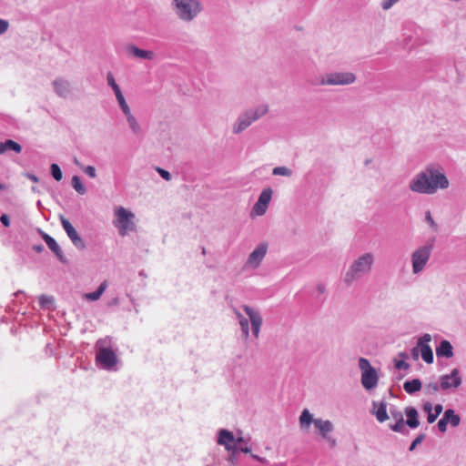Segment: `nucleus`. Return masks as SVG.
Instances as JSON below:
<instances>
[{"mask_svg":"<svg viewBox=\"0 0 466 466\" xmlns=\"http://www.w3.org/2000/svg\"><path fill=\"white\" fill-rule=\"evenodd\" d=\"M128 127L134 135H139L142 132L141 126L139 125L136 116L131 113L125 115Z\"/></svg>","mask_w":466,"mask_h":466,"instance_id":"393cba45","label":"nucleus"},{"mask_svg":"<svg viewBox=\"0 0 466 466\" xmlns=\"http://www.w3.org/2000/svg\"><path fill=\"white\" fill-rule=\"evenodd\" d=\"M6 188H7V186L5 184L0 183V190H4V189H6Z\"/></svg>","mask_w":466,"mask_h":466,"instance_id":"680f3d73","label":"nucleus"},{"mask_svg":"<svg viewBox=\"0 0 466 466\" xmlns=\"http://www.w3.org/2000/svg\"><path fill=\"white\" fill-rule=\"evenodd\" d=\"M50 173H51V176L54 177V179L56 181H60L63 178L62 170H61L60 167L56 163L51 164Z\"/></svg>","mask_w":466,"mask_h":466,"instance_id":"2f4dec72","label":"nucleus"},{"mask_svg":"<svg viewBox=\"0 0 466 466\" xmlns=\"http://www.w3.org/2000/svg\"><path fill=\"white\" fill-rule=\"evenodd\" d=\"M447 425H448V422L442 416V418L438 421V424H437L439 431L441 432H445L447 431Z\"/></svg>","mask_w":466,"mask_h":466,"instance_id":"a18cd8bd","label":"nucleus"},{"mask_svg":"<svg viewBox=\"0 0 466 466\" xmlns=\"http://www.w3.org/2000/svg\"><path fill=\"white\" fill-rule=\"evenodd\" d=\"M9 22L7 20L0 18V35L6 33L9 29Z\"/></svg>","mask_w":466,"mask_h":466,"instance_id":"79ce46f5","label":"nucleus"},{"mask_svg":"<svg viewBox=\"0 0 466 466\" xmlns=\"http://www.w3.org/2000/svg\"><path fill=\"white\" fill-rule=\"evenodd\" d=\"M72 187L80 195H84L86 192V188L81 182V179L78 176H74L72 177Z\"/></svg>","mask_w":466,"mask_h":466,"instance_id":"7c9ffc66","label":"nucleus"},{"mask_svg":"<svg viewBox=\"0 0 466 466\" xmlns=\"http://www.w3.org/2000/svg\"><path fill=\"white\" fill-rule=\"evenodd\" d=\"M425 220L434 231L438 230V225L435 223L430 211L425 213Z\"/></svg>","mask_w":466,"mask_h":466,"instance_id":"4c0bfd02","label":"nucleus"},{"mask_svg":"<svg viewBox=\"0 0 466 466\" xmlns=\"http://www.w3.org/2000/svg\"><path fill=\"white\" fill-rule=\"evenodd\" d=\"M117 104H118V106L120 107L121 111L123 112L124 116L131 113V109H130L128 104L127 103L126 99L117 102Z\"/></svg>","mask_w":466,"mask_h":466,"instance_id":"ea45409f","label":"nucleus"},{"mask_svg":"<svg viewBox=\"0 0 466 466\" xmlns=\"http://www.w3.org/2000/svg\"><path fill=\"white\" fill-rule=\"evenodd\" d=\"M241 308L247 314L248 318L240 313L239 310L236 308H233V313L239 324L242 338L245 340L248 339L251 329L253 336L258 339L263 323V319L260 312L248 305H242Z\"/></svg>","mask_w":466,"mask_h":466,"instance_id":"f03ea898","label":"nucleus"},{"mask_svg":"<svg viewBox=\"0 0 466 466\" xmlns=\"http://www.w3.org/2000/svg\"><path fill=\"white\" fill-rule=\"evenodd\" d=\"M33 249H34L35 252L40 253V252H42V251L45 249V248H44V246H43V245H34V246H33Z\"/></svg>","mask_w":466,"mask_h":466,"instance_id":"6e6d98bb","label":"nucleus"},{"mask_svg":"<svg viewBox=\"0 0 466 466\" xmlns=\"http://www.w3.org/2000/svg\"><path fill=\"white\" fill-rule=\"evenodd\" d=\"M238 452H244V453L250 452V448L248 445V441H245L244 438H243V441L238 442Z\"/></svg>","mask_w":466,"mask_h":466,"instance_id":"58836bf2","label":"nucleus"},{"mask_svg":"<svg viewBox=\"0 0 466 466\" xmlns=\"http://www.w3.org/2000/svg\"><path fill=\"white\" fill-rule=\"evenodd\" d=\"M74 163H75L77 167H79L81 168V166H82V165L78 162L77 158H75V159H74Z\"/></svg>","mask_w":466,"mask_h":466,"instance_id":"0e129e2a","label":"nucleus"},{"mask_svg":"<svg viewBox=\"0 0 466 466\" xmlns=\"http://www.w3.org/2000/svg\"><path fill=\"white\" fill-rule=\"evenodd\" d=\"M390 415L391 417L396 420H403V416H402V413L396 410V409H390Z\"/></svg>","mask_w":466,"mask_h":466,"instance_id":"37998d69","label":"nucleus"},{"mask_svg":"<svg viewBox=\"0 0 466 466\" xmlns=\"http://www.w3.org/2000/svg\"><path fill=\"white\" fill-rule=\"evenodd\" d=\"M370 163V159H367V160L365 161V165H366V166H367V165H369Z\"/></svg>","mask_w":466,"mask_h":466,"instance_id":"69168bd1","label":"nucleus"},{"mask_svg":"<svg viewBox=\"0 0 466 466\" xmlns=\"http://www.w3.org/2000/svg\"><path fill=\"white\" fill-rule=\"evenodd\" d=\"M156 170L163 179L167 181H169L171 179V174L167 170L163 169L161 167H156Z\"/></svg>","mask_w":466,"mask_h":466,"instance_id":"a19ab883","label":"nucleus"},{"mask_svg":"<svg viewBox=\"0 0 466 466\" xmlns=\"http://www.w3.org/2000/svg\"><path fill=\"white\" fill-rule=\"evenodd\" d=\"M268 251V244L266 242H262L258 244L255 249L248 255L244 268L246 269H257L262 260L264 259Z\"/></svg>","mask_w":466,"mask_h":466,"instance_id":"4468645a","label":"nucleus"},{"mask_svg":"<svg viewBox=\"0 0 466 466\" xmlns=\"http://www.w3.org/2000/svg\"><path fill=\"white\" fill-rule=\"evenodd\" d=\"M111 88H112V90H113L115 95L122 92L120 86H118V84L111 86Z\"/></svg>","mask_w":466,"mask_h":466,"instance_id":"4d7b16f0","label":"nucleus"},{"mask_svg":"<svg viewBox=\"0 0 466 466\" xmlns=\"http://www.w3.org/2000/svg\"><path fill=\"white\" fill-rule=\"evenodd\" d=\"M357 76L350 71H331L323 75L319 83L320 86H350L356 82Z\"/></svg>","mask_w":466,"mask_h":466,"instance_id":"1a4fd4ad","label":"nucleus"},{"mask_svg":"<svg viewBox=\"0 0 466 466\" xmlns=\"http://www.w3.org/2000/svg\"><path fill=\"white\" fill-rule=\"evenodd\" d=\"M31 181L37 182L38 178L35 176L31 174Z\"/></svg>","mask_w":466,"mask_h":466,"instance_id":"e2e57ef3","label":"nucleus"},{"mask_svg":"<svg viewBox=\"0 0 466 466\" xmlns=\"http://www.w3.org/2000/svg\"><path fill=\"white\" fill-rule=\"evenodd\" d=\"M96 362L104 370H114L118 360H117L116 354L111 348V339L108 337L98 339L96 343Z\"/></svg>","mask_w":466,"mask_h":466,"instance_id":"0eeeda50","label":"nucleus"},{"mask_svg":"<svg viewBox=\"0 0 466 466\" xmlns=\"http://www.w3.org/2000/svg\"><path fill=\"white\" fill-rule=\"evenodd\" d=\"M272 195L273 190L271 187L264 188L258 196V201L252 207L251 216H263L267 212Z\"/></svg>","mask_w":466,"mask_h":466,"instance_id":"2eb2a0df","label":"nucleus"},{"mask_svg":"<svg viewBox=\"0 0 466 466\" xmlns=\"http://www.w3.org/2000/svg\"><path fill=\"white\" fill-rule=\"evenodd\" d=\"M127 52L130 56L143 60H153L155 58V53L153 51L140 49L135 45H128L127 46Z\"/></svg>","mask_w":466,"mask_h":466,"instance_id":"aec40b11","label":"nucleus"},{"mask_svg":"<svg viewBox=\"0 0 466 466\" xmlns=\"http://www.w3.org/2000/svg\"><path fill=\"white\" fill-rule=\"evenodd\" d=\"M107 286H108L107 281L104 280L99 285V287L97 288V289L96 291L90 292V293H86L85 298L90 301H96V300L99 299L100 297L102 296V294L106 291Z\"/></svg>","mask_w":466,"mask_h":466,"instance_id":"a878e982","label":"nucleus"},{"mask_svg":"<svg viewBox=\"0 0 466 466\" xmlns=\"http://www.w3.org/2000/svg\"><path fill=\"white\" fill-rule=\"evenodd\" d=\"M439 381L442 391H455L462 383L460 370L452 369L449 374L440 376Z\"/></svg>","mask_w":466,"mask_h":466,"instance_id":"ddd939ff","label":"nucleus"},{"mask_svg":"<svg viewBox=\"0 0 466 466\" xmlns=\"http://www.w3.org/2000/svg\"><path fill=\"white\" fill-rule=\"evenodd\" d=\"M443 417L452 427H457L461 423V417L452 409H447L443 413Z\"/></svg>","mask_w":466,"mask_h":466,"instance_id":"bb28decb","label":"nucleus"},{"mask_svg":"<svg viewBox=\"0 0 466 466\" xmlns=\"http://www.w3.org/2000/svg\"><path fill=\"white\" fill-rule=\"evenodd\" d=\"M400 357L403 360H405L408 358V354H407V353H405V352H400Z\"/></svg>","mask_w":466,"mask_h":466,"instance_id":"052dcab7","label":"nucleus"},{"mask_svg":"<svg viewBox=\"0 0 466 466\" xmlns=\"http://www.w3.org/2000/svg\"><path fill=\"white\" fill-rule=\"evenodd\" d=\"M39 304L44 309H50L54 305V298L52 296L42 295L39 298Z\"/></svg>","mask_w":466,"mask_h":466,"instance_id":"72a5a7b5","label":"nucleus"},{"mask_svg":"<svg viewBox=\"0 0 466 466\" xmlns=\"http://www.w3.org/2000/svg\"><path fill=\"white\" fill-rule=\"evenodd\" d=\"M171 6L177 16L183 22H192L203 10L199 0H172Z\"/></svg>","mask_w":466,"mask_h":466,"instance_id":"423d86ee","label":"nucleus"},{"mask_svg":"<svg viewBox=\"0 0 466 466\" xmlns=\"http://www.w3.org/2000/svg\"><path fill=\"white\" fill-rule=\"evenodd\" d=\"M438 417L439 416L436 413H432V412L428 413V417H427L428 422L433 423Z\"/></svg>","mask_w":466,"mask_h":466,"instance_id":"3c124183","label":"nucleus"},{"mask_svg":"<svg viewBox=\"0 0 466 466\" xmlns=\"http://www.w3.org/2000/svg\"><path fill=\"white\" fill-rule=\"evenodd\" d=\"M375 256L371 252H366L355 258L346 270L343 281L347 286L352 285L372 270Z\"/></svg>","mask_w":466,"mask_h":466,"instance_id":"7ed1b4c3","label":"nucleus"},{"mask_svg":"<svg viewBox=\"0 0 466 466\" xmlns=\"http://www.w3.org/2000/svg\"><path fill=\"white\" fill-rule=\"evenodd\" d=\"M431 340V336L428 333L422 335L418 339V347H420L421 358L428 364H431L434 360L432 350L429 345V342Z\"/></svg>","mask_w":466,"mask_h":466,"instance_id":"f3484780","label":"nucleus"},{"mask_svg":"<svg viewBox=\"0 0 466 466\" xmlns=\"http://www.w3.org/2000/svg\"><path fill=\"white\" fill-rule=\"evenodd\" d=\"M395 368L398 370H408L410 368V364L403 360H395Z\"/></svg>","mask_w":466,"mask_h":466,"instance_id":"c03bdc74","label":"nucleus"},{"mask_svg":"<svg viewBox=\"0 0 466 466\" xmlns=\"http://www.w3.org/2000/svg\"><path fill=\"white\" fill-rule=\"evenodd\" d=\"M420 353V347L418 345L411 350V355L414 360H418Z\"/></svg>","mask_w":466,"mask_h":466,"instance_id":"8fccbe9b","label":"nucleus"},{"mask_svg":"<svg viewBox=\"0 0 466 466\" xmlns=\"http://www.w3.org/2000/svg\"><path fill=\"white\" fill-rule=\"evenodd\" d=\"M422 384L420 379H413L411 380H406L403 383V390L408 394H414L421 390Z\"/></svg>","mask_w":466,"mask_h":466,"instance_id":"b1692460","label":"nucleus"},{"mask_svg":"<svg viewBox=\"0 0 466 466\" xmlns=\"http://www.w3.org/2000/svg\"><path fill=\"white\" fill-rule=\"evenodd\" d=\"M311 423L314 424L319 435L328 441L332 447L336 445V440L329 435L334 430L332 422L329 420L314 419L309 410H303L299 416L301 430H308Z\"/></svg>","mask_w":466,"mask_h":466,"instance_id":"20e7f679","label":"nucleus"},{"mask_svg":"<svg viewBox=\"0 0 466 466\" xmlns=\"http://www.w3.org/2000/svg\"><path fill=\"white\" fill-rule=\"evenodd\" d=\"M60 222H61V225H62L64 230L66 231L67 237L70 239L78 234L77 231L76 230V228L70 223V221L68 219H66V218L61 216Z\"/></svg>","mask_w":466,"mask_h":466,"instance_id":"cd10ccee","label":"nucleus"},{"mask_svg":"<svg viewBox=\"0 0 466 466\" xmlns=\"http://www.w3.org/2000/svg\"><path fill=\"white\" fill-rule=\"evenodd\" d=\"M42 237H43L45 242L46 243V245L48 246V248L56 256L58 260L64 264L67 263V259L64 256L63 251H62L60 246L56 241V239L45 232H42Z\"/></svg>","mask_w":466,"mask_h":466,"instance_id":"a211bd4d","label":"nucleus"},{"mask_svg":"<svg viewBox=\"0 0 466 466\" xmlns=\"http://www.w3.org/2000/svg\"><path fill=\"white\" fill-rule=\"evenodd\" d=\"M81 169L91 178H95L96 177V168L93 166H81Z\"/></svg>","mask_w":466,"mask_h":466,"instance_id":"e433bc0d","label":"nucleus"},{"mask_svg":"<svg viewBox=\"0 0 466 466\" xmlns=\"http://www.w3.org/2000/svg\"><path fill=\"white\" fill-rule=\"evenodd\" d=\"M423 410H424L427 413H430V412H431V410H432V405H431L430 402H426V403H424V405H423Z\"/></svg>","mask_w":466,"mask_h":466,"instance_id":"864d4df0","label":"nucleus"},{"mask_svg":"<svg viewBox=\"0 0 466 466\" xmlns=\"http://www.w3.org/2000/svg\"><path fill=\"white\" fill-rule=\"evenodd\" d=\"M53 89L55 93L62 98L67 99L72 96L74 93V86L72 83L65 77H57L53 83Z\"/></svg>","mask_w":466,"mask_h":466,"instance_id":"dca6fc26","label":"nucleus"},{"mask_svg":"<svg viewBox=\"0 0 466 466\" xmlns=\"http://www.w3.org/2000/svg\"><path fill=\"white\" fill-rule=\"evenodd\" d=\"M251 456H252L253 459H255V460H257V461H260L262 463H266L267 462V460L265 458H261V457H259L258 455H255V454H252Z\"/></svg>","mask_w":466,"mask_h":466,"instance_id":"13d9d810","label":"nucleus"},{"mask_svg":"<svg viewBox=\"0 0 466 466\" xmlns=\"http://www.w3.org/2000/svg\"><path fill=\"white\" fill-rule=\"evenodd\" d=\"M293 174V171L288 167H285V166H279V167H276L272 169V175L274 176H282V177H290Z\"/></svg>","mask_w":466,"mask_h":466,"instance_id":"c756f323","label":"nucleus"},{"mask_svg":"<svg viewBox=\"0 0 466 466\" xmlns=\"http://www.w3.org/2000/svg\"><path fill=\"white\" fill-rule=\"evenodd\" d=\"M435 237H431L426 242L416 248L410 254L412 273L420 274L426 268L435 246Z\"/></svg>","mask_w":466,"mask_h":466,"instance_id":"39448f33","label":"nucleus"},{"mask_svg":"<svg viewBox=\"0 0 466 466\" xmlns=\"http://www.w3.org/2000/svg\"><path fill=\"white\" fill-rule=\"evenodd\" d=\"M243 441V437L235 438L234 434L225 429L218 431V443L225 446L230 451L229 460L233 461L234 457L238 453V442Z\"/></svg>","mask_w":466,"mask_h":466,"instance_id":"f8f14e48","label":"nucleus"},{"mask_svg":"<svg viewBox=\"0 0 466 466\" xmlns=\"http://www.w3.org/2000/svg\"><path fill=\"white\" fill-rule=\"evenodd\" d=\"M22 150V147L15 141L12 139H6L4 142H0V155L7 152L14 151L15 153H20Z\"/></svg>","mask_w":466,"mask_h":466,"instance_id":"5701e85b","label":"nucleus"},{"mask_svg":"<svg viewBox=\"0 0 466 466\" xmlns=\"http://www.w3.org/2000/svg\"><path fill=\"white\" fill-rule=\"evenodd\" d=\"M70 240L72 241L73 245L80 250H83L86 248L85 241L78 234L72 238Z\"/></svg>","mask_w":466,"mask_h":466,"instance_id":"f704fd0d","label":"nucleus"},{"mask_svg":"<svg viewBox=\"0 0 466 466\" xmlns=\"http://www.w3.org/2000/svg\"><path fill=\"white\" fill-rule=\"evenodd\" d=\"M436 355L441 358L450 359L453 356V348L449 340L442 339L436 347Z\"/></svg>","mask_w":466,"mask_h":466,"instance_id":"412c9836","label":"nucleus"},{"mask_svg":"<svg viewBox=\"0 0 466 466\" xmlns=\"http://www.w3.org/2000/svg\"><path fill=\"white\" fill-rule=\"evenodd\" d=\"M449 185V179L441 167L429 166L410 180L409 189L418 194L433 195L439 189L448 188Z\"/></svg>","mask_w":466,"mask_h":466,"instance_id":"f257e3e1","label":"nucleus"},{"mask_svg":"<svg viewBox=\"0 0 466 466\" xmlns=\"http://www.w3.org/2000/svg\"><path fill=\"white\" fill-rule=\"evenodd\" d=\"M316 289L319 294H324L326 292V286L322 283H319Z\"/></svg>","mask_w":466,"mask_h":466,"instance_id":"603ef678","label":"nucleus"},{"mask_svg":"<svg viewBox=\"0 0 466 466\" xmlns=\"http://www.w3.org/2000/svg\"><path fill=\"white\" fill-rule=\"evenodd\" d=\"M399 0H382L381 7L384 10H389Z\"/></svg>","mask_w":466,"mask_h":466,"instance_id":"49530a36","label":"nucleus"},{"mask_svg":"<svg viewBox=\"0 0 466 466\" xmlns=\"http://www.w3.org/2000/svg\"><path fill=\"white\" fill-rule=\"evenodd\" d=\"M442 410H443L442 405L441 404H437L434 407V410H435L434 413H436L439 416L442 412Z\"/></svg>","mask_w":466,"mask_h":466,"instance_id":"5fc2aeb1","label":"nucleus"},{"mask_svg":"<svg viewBox=\"0 0 466 466\" xmlns=\"http://www.w3.org/2000/svg\"><path fill=\"white\" fill-rule=\"evenodd\" d=\"M268 111V106L267 105H259L256 107L247 109L238 116L232 126V132L236 135L240 134L249 127L252 123L264 116Z\"/></svg>","mask_w":466,"mask_h":466,"instance_id":"6e6552de","label":"nucleus"},{"mask_svg":"<svg viewBox=\"0 0 466 466\" xmlns=\"http://www.w3.org/2000/svg\"><path fill=\"white\" fill-rule=\"evenodd\" d=\"M370 412L376 417L377 420L380 423L386 421L389 419L387 412V402L381 400L380 403L372 401V410Z\"/></svg>","mask_w":466,"mask_h":466,"instance_id":"6ab92c4d","label":"nucleus"},{"mask_svg":"<svg viewBox=\"0 0 466 466\" xmlns=\"http://www.w3.org/2000/svg\"><path fill=\"white\" fill-rule=\"evenodd\" d=\"M115 215L116 218L114 225L118 229L119 235L126 236L129 232L135 231L136 224L134 222V213L123 207H119L115 210Z\"/></svg>","mask_w":466,"mask_h":466,"instance_id":"9d476101","label":"nucleus"},{"mask_svg":"<svg viewBox=\"0 0 466 466\" xmlns=\"http://www.w3.org/2000/svg\"><path fill=\"white\" fill-rule=\"evenodd\" d=\"M359 368L361 370V384L363 388L367 390L376 388L379 376L370 361L365 358H360Z\"/></svg>","mask_w":466,"mask_h":466,"instance_id":"9b49d317","label":"nucleus"},{"mask_svg":"<svg viewBox=\"0 0 466 466\" xmlns=\"http://www.w3.org/2000/svg\"><path fill=\"white\" fill-rule=\"evenodd\" d=\"M426 395H434L441 390V382H430L426 383L423 388Z\"/></svg>","mask_w":466,"mask_h":466,"instance_id":"c85d7f7f","label":"nucleus"},{"mask_svg":"<svg viewBox=\"0 0 466 466\" xmlns=\"http://www.w3.org/2000/svg\"><path fill=\"white\" fill-rule=\"evenodd\" d=\"M115 96L117 102L126 99L122 92L116 94Z\"/></svg>","mask_w":466,"mask_h":466,"instance_id":"bf43d9fd","label":"nucleus"},{"mask_svg":"<svg viewBox=\"0 0 466 466\" xmlns=\"http://www.w3.org/2000/svg\"><path fill=\"white\" fill-rule=\"evenodd\" d=\"M406 421L403 420H398L395 424L390 425V429L395 432L406 434L408 432L407 429L405 428Z\"/></svg>","mask_w":466,"mask_h":466,"instance_id":"473e14b6","label":"nucleus"},{"mask_svg":"<svg viewBox=\"0 0 466 466\" xmlns=\"http://www.w3.org/2000/svg\"><path fill=\"white\" fill-rule=\"evenodd\" d=\"M0 221L5 227H9L10 225V218L7 214H2L0 217Z\"/></svg>","mask_w":466,"mask_h":466,"instance_id":"09e8293b","label":"nucleus"},{"mask_svg":"<svg viewBox=\"0 0 466 466\" xmlns=\"http://www.w3.org/2000/svg\"><path fill=\"white\" fill-rule=\"evenodd\" d=\"M106 83L110 87L117 84L112 72L106 74Z\"/></svg>","mask_w":466,"mask_h":466,"instance_id":"de8ad7c7","label":"nucleus"},{"mask_svg":"<svg viewBox=\"0 0 466 466\" xmlns=\"http://www.w3.org/2000/svg\"><path fill=\"white\" fill-rule=\"evenodd\" d=\"M424 439H425V434H423V433L419 434L414 439V441L411 442V444L410 445L409 451H414L415 448L424 441Z\"/></svg>","mask_w":466,"mask_h":466,"instance_id":"c9c22d12","label":"nucleus"},{"mask_svg":"<svg viewBox=\"0 0 466 466\" xmlns=\"http://www.w3.org/2000/svg\"><path fill=\"white\" fill-rule=\"evenodd\" d=\"M405 415L407 416L406 425H408L411 429H416L420 425V420L418 419V411L414 407L409 406L404 410Z\"/></svg>","mask_w":466,"mask_h":466,"instance_id":"4be33fe9","label":"nucleus"},{"mask_svg":"<svg viewBox=\"0 0 466 466\" xmlns=\"http://www.w3.org/2000/svg\"><path fill=\"white\" fill-rule=\"evenodd\" d=\"M25 176L29 178V173H25Z\"/></svg>","mask_w":466,"mask_h":466,"instance_id":"338daca9","label":"nucleus"}]
</instances>
